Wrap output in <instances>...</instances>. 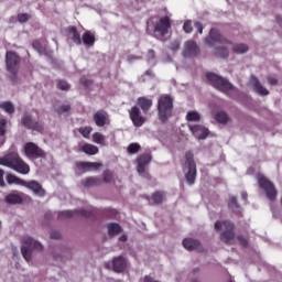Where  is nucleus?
<instances>
[{
    "mask_svg": "<svg viewBox=\"0 0 282 282\" xmlns=\"http://www.w3.org/2000/svg\"><path fill=\"white\" fill-rule=\"evenodd\" d=\"M100 166H102V164L96 162L79 161L76 163V169H78V171H82L83 173H87L91 171V169L98 170L100 169Z\"/></svg>",
    "mask_w": 282,
    "mask_h": 282,
    "instance_id": "4be33fe9",
    "label": "nucleus"
},
{
    "mask_svg": "<svg viewBox=\"0 0 282 282\" xmlns=\"http://www.w3.org/2000/svg\"><path fill=\"white\" fill-rule=\"evenodd\" d=\"M51 239H61V234L58 231H52Z\"/></svg>",
    "mask_w": 282,
    "mask_h": 282,
    "instance_id": "4d7b16f0",
    "label": "nucleus"
},
{
    "mask_svg": "<svg viewBox=\"0 0 282 282\" xmlns=\"http://www.w3.org/2000/svg\"><path fill=\"white\" fill-rule=\"evenodd\" d=\"M57 88H59L62 91H69V83L66 80H58Z\"/></svg>",
    "mask_w": 282,
    "mask_h": 282,
    "instance_id": "c03bdc74",
    "label": "nucleus"
},
{
    "mask_svg": "<svg viewBox=\"0 0 282 282\" xmlns=\"http://www.w3.org/2000/svg\"><path fill=\"white\" fill-rule=\"evenodd\" d=\"M151 160H153L151 154H141L137 158V171L140 175L147 171V165L151 164Z\"/></svg>",
    "mask_w": 282,
    "mask_h": 282,
    "instance_id": "6ab92c4d",
    "label": "nucleus"
},
{
    "mask_svg": "<svg viewBox=\"0 0 282 282\" xmlns=\"http://www.w3.org/2000/svg\"><path fill=\"white\" fill-rule=\"evenodd\" d=\"M194 28L197 30L198 34H204V24H202V22H195Z\"/></svg>",
    "mask_w": 282,
    "mask_h": 282,
    "instance_id": "3c124183",
    "label": "nucleus"
},
{
    "mask_svg": "<svg viewBox=\"0 0 282 282\" xmlns=\"http://www.w3.org/2000/svg\"><path fill=\"white\" fill-rule=\"evenodd\" d=\"M18 21L20 23H28V21H30V14H28V13L18 14Z\"/></svg>",
    "mask_w": 282,
    "mask_h": 282,
    "instance_id": "a18cd8bd",
    "label": "nucleus"
},
{
    "mask_svg": "<svg viewBox=\"0 0 282 282\" xmlns=\"http://www.w3.org/2000/svg\"><path fill=\"white\" fill-rule=\"evenodd\" d=\"M82 184L85 188H90V186H100V184H102V180L90 176L83 181Z\"/></svg>",
    "mask_w": 282,
    "mask_h": 282,
    "instance_id": "bb28decb",
    "label": "nucleus"
},
{
    "mask_svg": "<svg viewBox=\"0 0 282 282\" xmlns=\"http://www.w3.org/2000/svg\"><path fill=\"white\" fill-rule=\"evenodd\" d=\"M182 243L185 250H202V242L197 239L185 238Z\"/></svg>",
    "mask_w": 282,
    "mask_h": 282,
    "instance_id": "5701e85b",
    "label": "nucleus"
},
{
    "mask_svg": "<svg viewBox=\"0 0 282 282\" xmlns=\"http://www.w3.org/2000/svg\"><path fill=\"white\" fill-rule=\"evenodd\" d=\"M23 186L24 188H29V191H32L37 197H45V189L43 188V185L39 183V181H24Z\"/></svg>",
    "mask_w": 282,
    "mask_h": 282,
    "instance_id": "f3484780",
    "label": "nucleus"
},
{
    "mask_svg": "<svg viewBox=\"0 0 282 282\" xmlns=\"http://www.w3.org/2000/svg\"><path fill=\"white\" fill-rule=\"evenodd\" d=\"M22 241L24 243L21 248L22 257L28 261V263H30V261H32V250L41 252V250H43V245L30 236L23 237Z\"/></svg>",
    "mask_w": 282,
    "mask_h": 282,
    "instance_id": "39448f33",
    "label": "nucleus"
},
{
    "mask_svg": "<svg viewBox=\"0 0 282 282\" xmlns=\"http://www.w3.org/2000/svg\"><path fill=\"white\" fill-rule=\"evenodd\" d=\"M4 202L7 204H23V197L19 194L11 193L6 196Z\"/></svg>",
    "mask_w": 282,
    "mask_h": 282,
    "instance_id": "c756f323",
    "label": "nucleus"
},
{
    "mask_svg": "<svg viewBox=\"0 0 282 282\" xmlns=\"http://www.w3.org/2000/svg\"><path fill=\"white\" fill-rule=\"evenodd\" d=\"M215 120L219 122V124H228L230 117L226 111H218L214 116Z\"/></svg>",
    "mask_w": 282,
    "mask_h": 282,
    "instance_id": "7c9ffc66",
    "label": "nucleus"
},
{
    "mask_svg": "<svg viewBox=\"0 0 282 282\" xmlns=\"http://www.w3.org/2000/svg\"><path fill=\"white\" fill-rule=\"evenodd\" d=\"M192 282H199V280H197V279H193V280H192Z\"/></svg>",
    "mask_w": 282,
    "mask_h": 282,
    "instance_id": "e2e57ef3",
    "label": "nucleus"
},
{
    "mask_svg": "<svg viewBox=\"0 0 282 282\" xmlns=\"http://www.w3.org/2000/svg\"><path fill=\"white\" fill-rule=\"evenodd\" d=\"M40 45H41V43H39V42H34V43H33V47H35V48H36V47H40Z\"/></svg>",
    "mask_w": 282,
    "mask_h": 282,
    "instance_id": "680f3d73",
    "label": "nucleus"
},
{
    "mask_svg": "<svg viewBox=\"0 0 282 282\" xmlns=\"http://www.w3.org/2000/svg\"><path fill=\"white\" fill-rule=\"evenodd\" d=\"M106 268H108V269H109V264H106Z\"/></svg>",
    "mask_w": 282,
    "mask_h": 282,
    "instance_id": "69168bd1",
    "label": "nucleus"
},
{
    "mask_svg": "<svg viewBox=\"0 0 282 282\" xmlns=\"http://www.w3.org/2000/svg\"><path fill=\"white\" fill-rule=\"evenodd\" d=\"M112 270L117 272V274L124 272V270H127V259L122 256L115 257L112 259Z\"/></svg>",
    "mask_w": 282,
    "mask_h": 282,
    "instance_id": "aec40b11",
    "label": "nucleus"
},
{
    "mask_svg": "<svg viewBox=\"0 0 282 282\" xmlns=\"http://www.w3.org/2000/svg\"><path fill=\"white\" fill-rule=\"evenodd\" d=\"M180 41L175 40L171 43L170 50H172V52H177V50H180Z\"/></svg>",
    "mask_w": 282,
    "mask_h": 282,
    "instance_id": "603ef678",
    "label": "nucleus"
},
{
    "mask_svg": "<svg viewBox=\"0 0 282 282\" xmlns=\"http://www.w3.org/2000/svg\"><path fill=\"white\" fill-rule=\"evenodd\" d=\"M68 34L75 45H83V37H80V33L75 25L68 26Z\"/></svg>",
    "mask_w": 282,
    "mask_h": 282,
    "instance_id": "b1692460",
    "label": "nucleus"
},
{
    "mask_svg": "<svg viewBox=\"0 0 282 282\" xmlns=\"http://www.w3.org/2000/svg\"><path fill=\"white\" fill-rule=\"evenodd\" d=\"M8 129V119L2 118L0 119V138H3L6 135Z\"/></svg>",
    "mask_w": 282,
    "mask_h": 282,
    "instance_id": "ea45409f",
    "label": "nucleus"
},
{
    "mask_svg": "<svg viewBox=\"0 0 282 282\" xmlns=\"http://www.w3.org/2000/svg\"><path fill=\"white\" fill-rule=\"evenodd\" d=\"M109 237H116L122 232V227L118 223H110L107 225Z\"/></svg>",
    "mask_w": 282,
    "mask_h": 282,
    "instance_id": "a878e982",
    "label": "nucleus"
},
{
    "mask_svg": "<svg viewBox=\"0 0 282 282\" xmlns=\"http://www.w3.org/2000/svg\"><path fill=\"white\" fill-rule=\"evenodd\" d=\"M183 30L185 34H191L193 32V21L186 20L183 24Z\"/></svg>",
    "mask_w": 282,
    "mask_h": 282,
    "instance_id": "79ce46f5",
    "label": "nucleus"
},
{
    "mask_svg": "<svg viewBox=\"0 0 282 282\" xmlns=\"http://www.w3.org/2000/svg\"><path fill=\"white\" fill-rule=\"evenodd\" d=\"M186 120L188 122H199V120H202V116L197 111H188L186 115Z\"/></svg>",
    "mask_w": 282,
    "mask_h": 282,
    "instance_id": "72a5a7b5",
    "label": "nucleus"
},
{
    "mask_svg": "<svg viewBox=\"0 0 282 282\" xmlns=\"http://www.w3.org/2000/svg\"><path fill=\"white\" fill-rule=\"evenodd\" d=\"M104 182L106 184H111V182H113V172H111L110 170H106L104 172Z\"/></svg>",
    "mask_w": 282,
    "mask_h": 282,
    "instance_id": "a19ab883",
    "label": "nucleus"
},
{
    "mask_svg": "<svg viewBox=\"0 0 282 282\" xmlns=\"http://www.w3.org/2000/svg\"><path fill=\"white\" fill-rule=\"evenodd\" d=\"M267 80H268L269 85H272V86L279 85V79H276L274 77H268Z\"/></svg>",
    "mask_w": 282,
    "mask_h": 282,
    "instance_id": "5fc2aeb1",
    "label": "nucleus"
},
{
    "mask_svg": "<svg viewBox=\"0 0 282 282\" xmlns=\"http://www.w3.org/2000/svg\"><path fill=\"white\" fill-rule=\"evenodd\" d=\"M249 47L247 44L240 43V44H235L232 47L234 54H246L248 52Z\"/></svg>",
    "mask_w": 282,
    "mask_h": 282,
    "instance_id": "f704fd0d",
    "label": "nucleus"
},
{
    "mask_svg": "<svg viewBox=\"0 0 282 282\" xmlns=\"http://www.w3.org/2000/svg\"><path fill=\"white\" fill-rule=\"evenodd\" d=\"M0 109H3L6 113L12 115L14 113V105L11 101H4L0 104Z\"/></svg>",
    "mask_w": 282,
    "mask_h": 282,
    "instance_id": "c9c22d12",
    "label": "nucleus"
},
{
    "mask_svg": "<svg viewBox=\"0 0 282 282\" xmlns=\"http://www.w3.org/2000/svg\"><path fill=\"white\" fill-rule=\"evenodd\" d=\"M253 87H254L257 94H259L260 96H269L270 95V90H268L265 87H263V85H261V82H259L258 78H254Z\"/></svg>",
    "mask_w": 282,
    "mask_h": 282,
    "instance_id": "cd10ccee",
    "label": "nucleus"
},
{
    "mask_svg": "<svg viewBox=\"0 0 282 282\" xmlns=\"http://www.w3.org/2000/svg\"><path fill=\"white\" fill-rule=\"evenodd\" d=\"M216 56H219V58H228V56H230V52L224 46L216 47Z\"/></svg>",
    "mask_w": 282,
    "mask_h": 282,
    "instance_id": "4c0bfd02",
    "label": "nucleus"
},
{
    "mask_svg": "<svg viewBox=\"0 0 282 282\" xmlns=\"http://www.w3.org/2000/svg\"><path fill=\"white\" fill-rule=\"evenodd\" d=\"M137 105L143 113H149V111H151V107H153V99L144 96L139 97L137 99Z\"/></svg>",
    "mask_w": 282,
    "mask_h": 282,
    "instance_id": "412c9836",
    "label": "nucleus"
},
{
    "mask_svg": "<svg viewBox=\"0 0 282 282\" xmlns=\"http://www.w3.org/2000/svg\"><path fill=\"white\" fill-rule=\"evenodd\" d=\"M188 129L198 140H206L210 133V131L202 124H188Z\"/></svg>",
    "mask_w": 282,
    "mask_h": 282,
    "instance_id": "dca6fc26",
    "label": "nucleus"
},
{
    "mask_svg": "<svg viewBox=\"0 0 282 282\" xmlns=\"http://www.w3.org/2000/svg\"><path fill=\"white\" fill-rule=\"evenodd\" d=\"M22 124L23 127H25V129H30L31 131H37L39 133H41L45 129L43 122L34 121V119H32V116L30 115L23 116Z\"/></svg>",
    "mask_w": 282,
    "mask_h": 282,
    "instance_id": "4468645a",
    "label": "nucleus"
},
{
    "mask_svg": "<svg viewBox=\"0 0 282 282\" xmlns=\"http://www.w3.org/2000/svg\"><path fill=\"white\" fill-rule=\"evenodd\" d=\"M128 237L127 235H122L120 238H119V241H127Z\"/></svg>",
    "mask_w": 282,
    "mask_h": 282,
    "instance_id": "052dcab7",
    "label": "nucleus"
},
{
    "mask_svg": "<svg viewBox=\"0 0 282 282\" xmlns=\"http://www.w3.org/2000/svg\"><path fill=\"white\" fill-rule=\"evenodd\" d=\"M199 46L197 42L193 40H188L184 43L183 56L184 58H195V56H199Z\"/></svg>",
    "mask_w": 282,
    "mask_h": 282,
    "instance_id": "f8f14e48",
    "label": "nucleus"
},
{
    "mask_svg": "<svg viewBox=\"0 0 282 282\" xmlns=\"http://www.w3.org/2000/svg\"><path fill=\"white\" fill-rule=\"evenodd\" d=\"M45 218H46V219H50V215H48V214H46V215H45Z\"/></svg>",
    "mask_w": 282,
    "mask_h": 282,
    "instance_id": "0e129e2a",
    "label": "nucleus"
},
{
    "mask_svg": "<svg viewBox=\"0 0 282 282\" xmlns=\"http://www.w3.org/2000/svg\"><path fill=\"white\" fill-rule=\"evenodd\" d=\"M93 142H95V144L105 145V134H102L100 132H95L93 134Z\"/></svg>",
    "mask_w": 282,
    "mask_h": 282,
    "instance_id": "58836bf2",
    "label": "nucleus"
},
{
    "mask_svg": "<svg viewBox=\"0 0 282 282\" xmlns=\"http://www.w3.org/2000/svg\"><path fill=\"white\" fill-rule=\"evenodd\" d=\"M4 174H6V172L0 169V186L1 187L6 186V181H3V175Z\"/></svg>",
    "mask_w": 282,
    "mask_h": 282,
    "instance_id": "6e6d98bb",
    "label": "nucleus"
},
{
    "mask_svg": "<svg viewBox=\"0 0 282 282\" xmlns=\"http://www.w3.org/2000/svg\"><path fill=\"white\" fill-rule=\"evenodd\" d=\"M164 192L162 191H156L152 194L151 196V202L154 206H160V204H162V202H164Z\"/></svg>",
    "mask_w": 282,
    "mask_h": 282,
    "instance_id": "c85d7f7f",
    "label": "nucleus"
},
{
    "mask_svg": "<svg viewBox=\"0 0 282 282\" xmlns=\"http://www.w3.org/2000/svg\"><path fill=\"white\" fill-rule=\"evenodd\" d=\"M185 166H187L185 180L189 186H193V184H195V180H197V164L195 163V155L193 154V151H187L185 153Z\"/></svg>",
    "mask_w": 282,
    "mask_h": 282,
    "instance_id": "423d86ee",
    "label": "nucleus"
},
{
    "mask_svg": "<svg viewBox=\"0 0 282 282\" xmlns=\"http://www.w3.org/2000/svg\"><path fill=\"white\" fill-rule=\"evenodd\" d=\"M23 153L29 160H41L47 156V153L34 142H26L23 145Z\"/></svg>",
    "mask_w": 282,
    "mask_h": 282,
    "instance_id": "1a4fd4ad",
    "label": "nucleus"
},
{
    "mask_svg": "<svg viewBox=\"0 0 282 282\" xmlns=\"http://www.w3.org/2000/svg\"><path fill=\"white\" fill-rule=\"evenodd\" d=\"M147 58L149 62L153 61L155 58V51L149 50L147 54Z\"/></svg>",
    "mask_w": 282,
    "mask_h": 282,
    "instance_id": "864d4df0",
    "label": "nucleus"
},
{
    "mask_svg": "<svg viewBox=\"0 0 282 282\" xmlns=\"http://www.w3.org/2000/svg\"><path fill=\"white\" fill-rule=\"evenodd\" d=\"M129 118L137 129H140V127H144L147 123V117L142 115V110L138 106H133L131 109L128 110Z\"/></svg>",
    "mask_w": 282,
    "mask_h": 282,
    "instance_id": "9b49d317",
    "label": "nucleus"
},
{
    "mask_svg": "<svg viewBox=\"0 0 282 282\" xmlns=\"http://www.w3.org/2000/svg\"><path fill=\"white\" fill-rule=\"evenodd\" d=\"M79 83H80V85H83L84 87H89V85H93V84H94V82H93L91 79L86 78V77H82V78L79 79Z\"/></svg>",
    "mask_w": 282,
    "mask_h": 282,
    "instance_id": "09e8293b",
    "label": "nucleus"
},
{
    "mask_svg": "<svg viewBox=\"0 0 282 282\" xmlns=\"http://www.w3.org/2000/svg\"><path fill=\"white\" fill-rule=\"evenodd\" d=\"M72 109L70 105H62L58 109H57V113L59 116H62V113H67L69 110Z\"/></svg>",
    "mask_w": 282,
    "mask_h": 282,
    "instance_id": "49530a36",
    "label": "nucleus"
},
{
    "mask_svg": "<svg viewBox=\"0 0 282 282\" xmlns=\"http://www.w3.org/2000/svg\"><path fill=\"white\" fill-rule=\"evenodd\" d=\"M94 122L97 127H106V124H109L111 120L109 119V113L105 110H99L94 113L93 116Z\"/></svg>",
    "mask_w": 282,
    "mask_h": 282,
    "instance_id": "a211bd4d",
    "label": "nucleus"
},
{
    "mask_svg": "<svg viewBox=\"0 0 282 282\" xmlns=\"http://www.w3.org/2000/svg\"><path fill=\"white\" fill-rule=\"evenodd\" d=\"M171 28V18L167 15L161 18L154 25V32H158L160 36H166L169 29Z\"/></svg>",
    "mask_w": 282,
    "mask_h": 282,
    "instance_id": "2eb2a0df",
    "label": "nucleus"
},
{
    "mask_svg": "<svg viewBox=\"0 0 282 282\" xmlns=\"http://www.w3.org/2000/svg\"><path fill=\"white\" fill-rule=\"evenodd\" d=\"M78 131L83 135V138H85L86 140H89V135H91V131H94V128H91L90 126L80 127Z\"/></svg>",
    "mask_w": 282,
    "mask_h": 282,
    "instance_id": "e433bc0d",
    "label": "nucleus"
},
{
    "mask_svg": "<svg viewBox=\"0 0 282 282\" xmlns=\"http://www.w3.org/2000/svg\"><path fill=\"white\" fill-rule=\"evenodd\" d=\"M237 239L242 248H248V238H245L243 236L239 235L237 236Z\"/></svg>",
    "mask_w": 282,
    "mask_h": 282,
    "instance_id": "de8ad7c7",
    "label": "nucleus"
},
{
    "mask_svg": "<svg viewBox=\"0 0 282 282\" xmlns=\"http://www.w3.org/2000/svg\"><path fill=\"white\" fill-rule=\"evenodd\" d=\"M80 151H83V153H86V155H97L98 153V147L86 143L82 147Z\"/></svg>",
    "mask_w": 282,
    "mask_h": 282,
    "instance_id": "2f4dec72",
    "label": "nucleus"
},
{
    "mask_svg": "<svg viewBox=\"0 0 282 282\" xmlns=\"http://www.w3.org/2000/svg\"><path fill=\"white\" fill-rule=\"evenodd\" d=\"M82 43H84L86 47H94L96 43V35H94L91 31H86L82 36Z\"/></svg>",
    "mask_w": 282,
    "mask_h": 282,
    "instance_id": "393cba45",
    "label": "nucleus"
},
{
    "mask_svg": "<svg viewBox=\"0 0 282 282\" xmlns=\"http://www.w3.org/2000/svg\"><path fill=\"white\" fill-rule=\"evenodd\" d=\"M258 184L259 187L265 193L269 202H276V196L279 195V192L276 191V186H274V183H272V181L262 175L258 177Z\"/></svg>",
    "mask_w": 282,
    "mask_h": 282,
    "instance_id": "6e6552de",
    "label": "nucleus"
},
{
    "mask_svg": "<svg viewBox=\"0 0 282 282\" xmlns=\"http://www.w3.org/2000/svg\"><path fill=\"white\" fill-rule=\"evenodd\" d=\"M214 228L216 232H220V241H223V243L226 246H235V239H237L235 223L230 220H217L214 224Z\"/></svg>",
    "mask_w": 282,
    "mask_h": 282,
    "instance_id": "f03ea898",
    "label": "nucleus"
},
{
    "mask_svg": "<svg viewBox=\"0 0 282 282\" xmlns=\"http://www.w3.org/2000/svg\"><path fill=\"white\" fill-rule=\"evenodd\" d=\"M143 282H160V281L153 280V278H151L150 275H145L143 279Z\"/></svg>",
    "mask_w": 282,
    "mask_h": 282,
    "instance_id": "13d9d810",
    "label": "nucleus"
},
{
    "mask_svg": "<svg viewBox=\"0 0 282 282\" xmlns=\"http://www.w3.org/2000/svg\"><path fill=\"white\" fill-rule=\"evenodd\" d=\"M173 97L171 95H161L158 99V118L165 124L173 117Z\"/></svg>",
    "mask_w": 282,
    "mask_h": 282,
    "instance_id": "7ed1b4c3",
    "label": "nucleus"
},
{
    "mask_svg": "<svg viewBox=\"0 0 282 282\" xmlns=\"http://www.w3.org/2000/svg\"><path fill=\"white\" fill-rule=\"evenodd\" d=\"M205 43L209 47H214L215 43H220V45H232V41L226 39V36L221 35V31L219 29H210L209 36L205 39Z\"/></svg>",
    "mask_w": 282,
    "mask_h": 282,
    "instance_id": "9d476101",
    "label": "nucleus"
},
{
    "mask_svg": "<svg viewBox=\"0 0 282 282\" xmlns=\"http://www.w3.org/2000/svg\"><path fill=\"white\" fill-rule=\"evenodd\" d=\"M241 198L243 199V202H248V193L243 192L241 194Z\"/></svg>",
    "mask_w": 282,
    "mask_h": 282,
    "instance_id": "bf43d9fd",
    "label": "nucleus"
},
{
    "mask_svg": "<svg viewBox=\"0 0 282 282\" xmlns=\"http://www.w3.org/2000/svg\"><path fill=\"white\" fill-rule=\"evenodd\" d=\"M7 72L12 74L11 80L17 82V74H19V65H21V56L14 51H8L6 53Z\"/></svg>",
    "mask_w": 282,
    "mask_h": 282,
    "instance_id": "0eeeda50",
    "label": "nucleus"
},
{
    "mask_svg": "<svg viewBox=\"0 0 282 282\" xmlns=\"http://www.w3.org/2000/svg\"><path fill=\"white\" fill-rule=\"evenodd\" d=\"M0 166L12 169L21 175H28L30 173V165L17 152H9L0 158Z\"/></svg>",
    "mask_w": 282,
    "mask_h": 282,
    "instance_id": "f257e3e1",
    "label": "nucleus"
},
{
    "mask_svg": "<svg viewBox=\"0 0 282 282\" xmlns=\"http://www.w3.org/2000/svg\"><path fill=\"white\" fill-rule=\"evenodd\" d=\"M229 206H231V208H240L239 203L235 196L229 197Z\"/></svg>",
    "mask_w": 282,
    "mask_h": 282,
    "instance_id": "8fccbe9b",
    "label": "nucleus"
},
{
    "mask_svg": "<svg viewBox=\"0 0 282 282\" xmlns=\"http://www.w3.org/2000/svg\"><path fill=\"white\" fill-rule=\"evenodd\" d=\"M8 184H17L18 186H24L25 181L14 174H7Z\"/></svg>",
    "mask_w": 282,
    "mask_h": 282,
    "instance_id": "473e14b6",
    "label": "nucleus"
},
{
    "mask_svg": "<svg viewBox=\"0 0 282 282\" xmlns=\"http://www.w3.org/2000/svg\"><path fill=\"white\" fill-rule=\"evenodd\" d=\"M93 213L85 209H75V210H64L58 214V219H72V217H85L86 219H89V217H93Z\"/></svg>",
    "mask_w": 282,
    "mask_h": 282,
    "instance_id": "ddd939ff",
    "label": "nucleus"
},
{
    "mask_svg": "<svg viewBox=\"0 0 282 282\" xmlns=\"http://www.w3.org/2000/svg\"><path fill=\"white\" fill-rule=\"evenodd\" d=\"M141 147L139 145V143H130L128 147V153L130 154H135L140 151Z\"/></svg>",
    "mask_w": 282,
    "mask_h": 282,
    "instance_id": "37998d69",
    "label": "nucleus"
},
{
    "mask_svg": "<svg viewBox=\"0 0 282 282\" xmlns=\"http://www.w3.org/2000/svg\"><path fill=\"white\" fill-rule=\"evenodd\" d=\"M206 78L210 83L212 87H215V89H218V91H223L224 94L232 91V89H235V86H232V84H230L228 79L215 73H207Z\"/></svg>",
    "mask_w": 282,
    "mask_h": 282,
    "instance_id": "20e7f679",
    "label": "nucleus"
}]
</instances>
